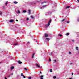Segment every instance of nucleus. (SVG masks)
I'll return each instance as SVG.
<instances>
[{"instance_id":"5","label":"nucleus","mask_w":79,"mask_h":79,"mask_svg":"<svg viewBox=\"0 0 79 79\" xmlns=\"http://www.w3.org/2000/svg\"><path fill=\"white\" fill-rule=\"evenodd\" d=\"M47 5H43L42 7L40 8V9H42L43 8H44V7H45Z\"/></svg>"},{"instance_id":"30","label":"nucleus","mask_w":79,"mask_h":79,"mask_svg":"<svg viewBox=\"0 0 79 79\" xmlns=\"http://www.w3.org/2000/svg\"><path fill=\"white\" fill-rule=\"evenodd\" d=\"M51 61V59H50V58H49V62H50Z\"/></svg>"},{"instance_id":"43","label":"nucleus","mask_w":79,"mask_h":79,"mask_svg":"<svg viewBox=\"0 0 79 79\" xmlns=\"http://www.w3.org/2000/svg\"><path fill=\"white\" fill-rule=\"evenodd\" d=\"M40 74H42V72H40Z\"/></svg>"},{"instance_id":"40","label":"nucleus","mask_w":79,"mask_h":79,"mask_svg":"<svg viewBox=\"0 0 79 79\" xmlns=\"http://www.w3.org/2000/svg\"><path fill=\"white\" fill-rule=\"evenodd\" d=\"M72 42H74V40H72Z\"/></svg>"},{"instance_id":"23","label":"nucleus","mask_w":79,"mask_h":79,"mask_svg":"<svg viewBox=\"0 0 79 79\" xmlns=\"http://www.w3.org/2000/svg\"><path fill=\"white\" fill-rule=\"evenodd\" d=\"M7 4H8V1H7L5 3V4L6 5H7Z\"/></svg>"},{"instance_id":"6","label":"nucleus","mask_w":79,"mask_h":79,"mask_svg":"<svg viewBox=\"0 0 79 79\" xmlns=\"http://www.w3.org/2000/svg\"><path fill=\"white\" fill-rule=\"evenodd\" d=\"M14 69V67L13 66H12L11 68V70L13 69Z\"/></svg>"},{"instance_id":"24","label":"nucleus","mask_w":79,"mask_h":79,"mask_svg":"<svg viewBox=\"0 0 79 79\" xmlns=\"http://www.w3.org/2000/svg\"><path fill=\"white\" fill-rule=\"evenodd\" d=\"M21 76H23L24 75H23V73H21Z\"/></svg>"},{"instance_id":"45","label":"nucleus","mask_w":79,"mask_h":79,"mask_svg":"<svg viewBox=\"0 0 79 79\" xmlns=\"http://www.w3.org/2000/svg\"><path fill=\"white\" fill-rule=\"evenodd\" d=\"M16 21H18V20L17 19V20H16Z\"/></svg>"},{"instance_id":"16","label":"nucleus","mask_w":79,"mask_h":79,"mask_svg":"<svg viewBox=\"0 0 79 79\" xmlns=\"http://www.w3.org/2000/svg\"><path fill=\"white\" fill-rule=\"evenodd\" d=\"M76 50H78V47H76Z\"/></svg>"},{"instance_id":"33","label":"nucleus","mask_w":79,"mask_h":79,"mask_svg":"<svg viewBox=\"0 0 79 79\" xmlns=\"http://www.w3.org/2000/svg\"><path fill=\"white\" fill-rule=\"evenodd\" d=\"M77 20L79 22V18H78Z\"/></svg>"},{"instance_id":"39","label":"nucleus","mask_w":79,"mask_h":79,"mask_svg":"<svg viewBox=\"0 0 79 79\" xmlns=\"http://www.w3.org/2000/svg\"><path fill=\"white\" fill-rule=\"evenodd\" d=\"M70 65H71V64H73V63H70Z\"/></svg>"},{"instance_id":"8","label":"nucleus","mask_w":79,"mask_h":79,"mask_svg":"<svg viewBox=\"0 0 79 79\" xmlns=\"http://www.w3.org/2000/svg\"><path fill=\"white\" fill-rule=\"evenodd\" d=\"M31 10H28V13H29V15H30L31 14Z\"/></svg>"},{"instance_id":"48","label":"nucleus","mask_w":79,"mask_h":79,"mask_svg":"<svg viewBox=\"0 0 79 79\" xmlns=\"http://www.w3.org/2000/svg\"><path fill=\"white\" fill-rule=\"evenodd\" d=\"M29 42H28V43H29Z\"/></svg>"},{"instance_id":"13","label":"nucleus","mask_w":79,"mask_h":79,"mask_svg":"<svg viewBox=\"0 0 79 79\" xmlns=\"http://www.w3.org/2000/svg\"><path fill=\"white\" fill-rule=\"evenodd\" d=\"M46 39L48 41L50 40V39L49 38H46Z\"/></svg>"},{"instance_id":"37","label":"nucleus","mask_w":79,"mask_h":79,"mask_svg":"<svg viewBox=\"0 0 79 79\" xmlns=\"http://www.w3.org/2000/svg\"><path fill=\"white\" fill-rule=\"evenodd\" d=\"M10 76V75H9L8 76V77H9Z\"/></svg>"},{"instance_id":"27","label":"nucleus","mask_w":79,"mask_h":79,"mask_svg":"<svg viewBox=\"0 0 79 79\" xmlns=\"http://www.w3.org/2000/svg\"><path fill=\"white\" fill-rule=\"evenodd\" d=\"M69 54H71V52H69Z\"/></svg>"},{"instance_id":"18","label":"nucleus","mask_w":79,"mask_h":79,"mask_svg":"<svg viewBox=\"0 0 79 79\" xmlns=\"http://www.w3.org/2000/svg\"><path fill=\"white\" fill-rule=\"evenodd\" d=\"M23 13H26V10H23Z\"/></svg>"},{"instance_id":"19","label":"nucleus","mask_w":79,"mask_h":79,"mask_svg":"<svg viewBox=\"0 0 79 79\" xmlns=\"http://www.w3.org/2000/svg\"><path fill=\"white\" fill-rule=\"evenodd\" d=\"M2 15V12L0 11V15Z\"/></svg>"},{"instance_id":"9","label":"nucleus","mask_w":79,"mask_h":79,"mask_svg":"<svg viewBox=\"0 0 79 79\" xmlns=\"http://www.w3.org/2000/svg\"><path fill=\"white\" fill-rule=\"evenodd\" d=\"M14 3H15V4H17L18 3V2H14Z\"/></svg>"},{"instance_id":"10","label":"nucleus","mask_w":79,"mask_h":79,"mask_svg":"<svg viewBox=\"0 0 79 79\" xmlns=\"http://www.w3.org/2000/svg\"><path fill=\"white\" fill-rule=\"evenodd\" d=\"M14 45H18V43H16L14 44Z\"/></svg>"},{"instance_id":"47","label":"nucleus","mask_w":79,"mask_h":79,"mask_svg":"<svg viewBox=\"0 0 79 79\" xmlns=\"http://www.w3.org/2000/svg\"><path fill=\"white\" fill-rule=\"evenodd\" d=\"M69 79H72V78H70Z\"/></svg>"},{"instance_id":"3","label":"nucleus","mask_w":79,"mask_h":79,"mask_svg":"<svg viewBox=\"0 0 79 79\" xmlns=\"http://www.w3.org/2000/svg\"><path fill=\"white\" fill-rule=\"evenodd\" d=\"M36 66L37 67H38V68H40V65L38 64H36Z\"/></svg>"},{"instance_id":"44","label":"nucleus","mask_w":79,"mask_h":79,"mask_svg":"<svg viewBox=\"0 0 79 79\" xmlns=\"http://www.w3.org/2000/svg\"><path fill=\"white\" fill-rule=\"evenodd\" d=\"M5 79H7V78L6 77H5Z\"/></svg>"},{"instance_id":"21","label":"nucleus","mask_w":79,"mask_h":79,"mask_svg":"<svg viewBox=\"0 0 79 79\" xmlns=\"http://www.w3.org/2000/svg\"><path fill=\"white\" fill-rule=\"evenodd\" d=\"M25 70H26V71H27V69L26 68H24Z\"/></svg>"},{"instance_id":"46","label":"nucleus","mask_w":79,"mask_h":79,"mask_svg":"<svg viewBox=\"0 0 79 79\" xmlns=\"http://www.w3.org/2000/svg\"><path fill=\"white\" fill-rule=\"evenodd\" d=\"M78 2L79 3V0H77Z\"/></svg>"},{"instance_id":"41","label":"nucleus","mask_w":79,"mask_h":79,"mask_svg":"<svg viewBox=\"0 0 79 79\" xmlns=\"http://www.w3.org/2000/svg\"><path fill=\"white\" fill-rule=\"evenodd\" d=\"M11 74V75H13V73H12Z\"/></svg>"},{"instance_id":"34","label":"nucleus","mask_w":79,"mask_h":79,"mask_svg":"<svg viewBox=\"0 0 79 79\" xmlns=\"http://www.w3.org/2000/svg\"><path fill=\"white\" fill-rule=\"evenodd\" d=\"M67 23H69V21H68L67 22Z\"/></svg>"},{"instance_id":"12","label":"nucleus","mask_w":79,"mask_h":79,"mask_svg":"<svg viewBox=\"0 0 79 79\" xmlns=\"http://www.w3.org/2000/svg\"><path fill=\"white\" fill-rule=\"evenodd\" d=\"M70 8V6H67L66 8V9H68V8Z\"/></svg>"},{"instance_id":"35","label":"nucleus","mask_w":79,"mask_h":79,"mask_svg":"<svg viewBox=\"0 0 79 79\" xmlns=\"http://www.w3.org/2000/svg\"><path fill=\"white\" fill-rule=\"evenodd\" d=\"M65 20H64V19H63L62 21H65Z\"/></svg>"},{"instance_id":"32","label":"nucleus","mask_w":79,"mask_h":79,"mask_svg":"<svg viewBox=\"0 0 79 79\" xmlns=\"http://www.w3.org/2000/svg\"><path fill=\"white\" fill-rule=\"evenodd\" d=\"M28 20H29V18H27V21H28Z\"/></svg>"},{"instance_id":"36","label":"nucleus","mask_w":79,"mask_h":79,"mask_svg":"<svg viewBox=\"0 0 79 79\" xmlns=\"http://www.w3.org/2000/svg\"><path fill=\"white\" fill-rule=\"evenodd\" d=\"M54 61L55 62H56V60H54Z\"/></svg>"},{"instance_id":"7","label":"nucleus","mask_w":79,"mask_h":79,"mask_svg":"<svg viewBox=\"0 0 79 79\" xmlns=\"http://www.w3.org/2000/svg\"><path fill=\"white\" fill-rule=\"evenodd\" d=\"M18 62L19 64H21L22 63V62L20 61L19 60L18 61Z\"/></svg>"},{"instance_id":"1","label":"nucleus","mask_w":79,"mask_h":79,"mask_svg":"<svg viewBox=\"0 0 79 79\" xmlns=\"http://www.w3.org/2000/svg\"><path fill=\"white\" fill-rule=\"evenodd\" d=\"M52 21V20H50L49 22L48 23V26H49L50 25V23H51V21Z\"/></svg>"},{"instance_id":"31","label":"nucleus","mask_w":79,"mask_h":79,"mask_svg":"<svg viewBox=\"0 0 79 79\" xmlns=\"http://www.w3.org/2000/svg\"><path fill=\"white\" fill-rule=\"evenodd\" d=\"M23 78H26V76H23Z\"/></svg>"},{"instance_id":"28","label":"nucleus","mask_w":79,"mask_h":79,"mask_svg":"<svg viewBox=\"0 0 79 79\" xmlns=\"http://www.w3.org/2000/svg\"><path fill=\"white\" fill-rule=\"evenodd\" d=\"M31 18H32V19H33V18H34V17H33V16H31Z\"/></svg>"},{"instance_id":"2","label":"nucleus","mask_w":79,"mask_h":79,"mask_svg":"<svg viewBox=\"0 0 79 79\" xmlns=\"http://www.w3.org/2000/svg\"><path fill=\"white\" fill-rule=\"evenodd\" d=\"M9 22L10 23H13L14 22V20H9Z\"/></svg>"},{"instance_id":"4","label":"nucleus","mask_w":79,"mask_h":79,"mask_svg":"<svg viewBox=\"0 0 79 79\" xmlns=\"http://www.w3.org/2000/svg\"><path fill=\"white\" fill-rule=\"evenodd\" d=\"M44 35L45 37H48V35L46 33H45V34H44Z\"/></svg>"},{"instance_id":"17","label":"nucleus","mask_w":79,"mask_h":79,"mask_svg":"<svg viewBox=\"0 0 79 79\" xmlns=\"http://www.w3.org/2000/svg\"><path fill=\"white\" fill-rule=\"evenodd\" d=\"M47 2H46V1H45L44 2H42V4L43 3H47Z\"/></svg>"},{"instance_id":"22","label":"nucleus","mask_w":79,"mask_h":79,"mask_svg":"<svg viewBox=\"0 0 79 79\" xmlns=\"http://www.w3.org/2000/svg\"><path fill=\"white\" fill-rule=\"evenodd\" d=\"M59 36H60V37H61L62 36V35L61 34H59L58 35Z\"/></svg>"},{"instance_id":"38","label":"nucleus","mask_w":79,"mask_h":79,"mask_svg":"<svg viewBox=\"0 0 79 79\" xmlns=\"http://www.w3.org/2000/svg\"><path fill=\"white\" fill-rule=\"evenodd\" d=\"M73 74H74V73H72V75H73Z\"/></svg>"},{"instance_id":"42","label":"nucleus","mask_w":79,"mask_h":79,"mask_svg":"<svg viewBox=\"0 0 79 79\" xmlns=\"http://www.w3.org/2000/svg\"><path fill=\"white\" fill-rule=\"evenodd\" d=\"M48 26V25H46V27H47Z\"/></svg>"},{"instance_id":"29","label":"nucleus","mask_w":79,"mask_h":79,"mask_svg":"<svg viewBox=\"0 0 79 79\" xmlns=\"http://www.w3.org/2000/svg\"><path fill=\"white\" fill-rule=\"evenodd\" d=\"M28 79H31V77H28Z\"/></svg>"},{"instance_id":"11","label":"nucleus","mask_w":79,"mask_h":79,"mask_svg":"<svg viewBox=\"0 0 79 79\" xmlns=\"http://www.w3.org/2000/svg\"><path fill=\"white\" fill-rule=\"evenodd\" d=\"M44 76H43V75H41L40 76V77H41V79H43V77Z\"/></svg>"},{"instance_id":"26","label":"nucleus","mask_w":79,"mask_h":79,"mask_svg":"<svg viewBox=\"0 0 79 79\" xmlns=\"http://www.w3.org/2000/svg\"><path fill=\"white\" fill-rule=\"evenodd\" d=\"M50 72H52V69H50Z\"/></svg>"},{"instance_id":"25","label":"nucleus","mask_w":79,"mask_h":79,"mask_svg":"<svg viewBox=\"0 0 79 79\" xmlns=\"http://www.w3.org/2000/svg\"><path fill=\"white\" fill-rule=\"evenodd\" d=\"M69 33H67V34H66V35H69Z\"/></svg>"},{"instance_id":"20","label":"nucleus","mask_w":79,"mask_h":79,"mask_svg":"<svg viewBox=\"0 0 79 79\" xmlns=\"http://www.w3.org/2000/svg\"><path fill=\"white\" fill-rule=\"evenodd\" d=\"M17 13H21V12L20 11H19L18 10Z\"/></svg>"},{"instance_id":"14","label":"nucleus","mask_w":79,"mask_h":79,"mask_svg":"<svg viewBox=\"0 0 79 79\" xmlns=\"http://www.w3.org/2000/svg\"><path fill=\"white\" fill-rule=\"evenodd\" d=\"M34 55H35V54L34 53L33 54V55L32 56V58H34Z\"/></svg>"},{"instance_id":"15","label":"nucleus","mask_w":79,"mask_h":79,"mask_svg":"<svg viewBox=\"0 0 79 79\" xmlns=\"http://www.w3.org/2000/svg\"><path fill=\"white\" fill-rule=\"evenodd\" d=\"M56 76H54L53 77V79H56Z\"/></svg>"}]
</instances>
